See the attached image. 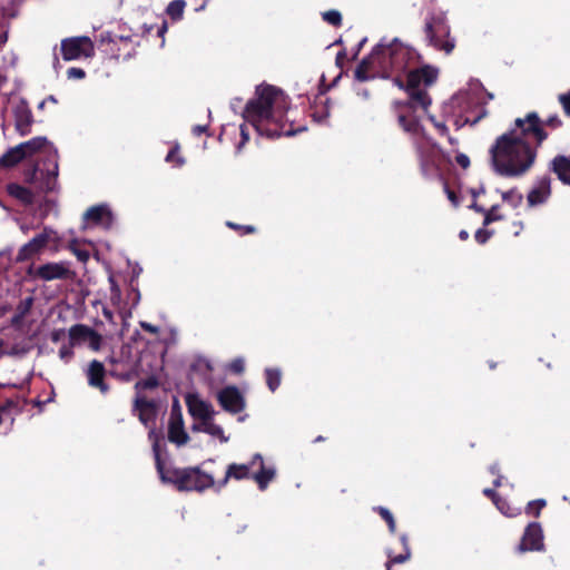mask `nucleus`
<instances>
[{
	"instance_id": "5701e85b",
	"label": "nucleus",
	"mask_w": 570,
	"mask_h": 570,
	"mask_svg": "<svg viewBox=\"0 0 570 570\" xmlns=\"http://www.w3.org/2000/svg\"><path fill=\"white\" fill-rule=\"evenodd\" d=\"M549 169L554 173L558 179L570 186V157L558 155L549 164Z\"/></svg>"
},
{
	"instance_id": "412c9836",
	"label": "nucleus",
	"mask_w": 570,
	"mask_h": 570,
	"mask_svg": "<svg viewBox=\"0 0 570 570\" xmlns=\"http://www.w3.org/2000/svg\"><path fill=\"white\" fill-rule=\"evenodd\" d=\"M134 411L138 413V419L145 426H148L156 419V405L145 396H136Z\"/></svg>"
},
{
	"instance_id": "20e7f679",
	"label": "nucleus",
	"mask_w": 570,
	"mask_h": 570,
	"mask_svg": "<svg viewBox=\"0 0 570 570\" xmlns=\"http://www.w3.org/2000/svg\"><path fill=\"white\" fill-rule=\"evenodd\" d=\"M24 154V158L35 155L38 151L46 150L48 153V161L46 170L32 173V183L38 186L40 191H55L58 187V151L45 137H36L18 145Z\"/></svg>"
},
{
	"instance_id": "423d86ee",
	"label": "nucleus",
	"mask_w": 570,
	"mask_h": 570,
	"mask_svg": "<svg viewBox=\"0 0 570 570\" xmlns=\"http://www.w3.org/2000/svg\"><path fill=\"white\" fill-rule=\"evenodd\" d=\"M425 41L436 50L450 55L455 48V38L451 37L449 23L442 17H430L424 24Z\"/></svg>"
},
{
	"instance_id": "7ed1b4c3",
	"label": "nucleus",
	"mask_w": 570,
	"mask_h": 570,
	"mask_svg": "<svg viewBox=\"0 0 570 570\" xmlns=\"http://www.w3.org/2000/svg\"><path fill=\"white\" fill-rule=\"evenodd\" d=\"M244 118L261 135L267 137L292 136L303 128L294 127L288 118V101L284 92L274 86H258L255 97L245 107Z\"/></svg>"
},
{
	"instance_id": "473e14b6",
	"label": "nucleus",
	"mask_w": 570,
	"mask_h": 570,
	"mask_svg": "<svg viewBox=\"0 0 570 570\" xmlns=\"http://www.w3.org/2000/svg\"><path fill=\"white\" fill-rule=\"evenodd\" d=\"M266 383L272 392H275L281 385L282 372L278 368H266L265 370Z\"/></svg>"
},
{
	"instance_id": "774afa93",
	"label": "nucleus",
	"mask_w": 570,
	"mask_h": 570,
	"mask_svg": "<svg viewBox=\"0 0 570 570\" xmlns=\"http://www.w3.org/2000/svg\"><path fill=\"white\" fill-rule=\"evenodd\" d=\"M343 56H344V55H343L342 52H340V53L337 55L336 59H337V60H340L341 58H343Z\"/></svg>"
},
{
	"instance_id": "a19ab883",
	"label": "nucleus",
	"mask_w": 570,
	"mask_h": 570,
	"mask_svg": "<svg viewBox=\"0 0 570 570\" xmlns=\"http://www.w3.org/2000/svg\"><path fill=\"white\" fill-rule=\"evenodd\" d=\"M431 121L433 122L434 127L436 128V130L439 131L440 135L442 136H446L449 141L453 145L456 142L455 139H453L450 135H449V128L446 127V125L444 122H440V121H436L434 119V117H430Z\"/></svg>"
},
{
	"instance_id": "f3484780",
	"label": "nucleus",
	"mask_w": 570,
	"mask_h": 570,
	"mask_svg": "<svg viewBox=\"0 0 570 570\" xmlns=\"http://www.w3.org/2000/svg\"><path fill=\"white\" fill-rule=\"evenodd\" d=\"M252 466H254L253 479L256 481L261 490L266 489L268 483L275 478V468L265 466L261 454H255L253 456Z\"/></svg>"
},
{
	"instance_id": "a211bd4d",
	"label": "nucleus",
	"mask_w": 570,
	"mask_h": 570,
	"mask_svg": "<svg viewBox=\"0 0 570 570\" xmlns=\"http://www.w3.org/2000/svg\"><path fill=\"white\" fill-rule=\"evenodd\" d=\"M186 403L190 415L202 422L213 419V415L215 414L213 405L196 395H188Z\"/></svg>"
},
{
	"instance_id": "58836bf2",
	"label": "nucleus",
	"mask_w": 570,
	"mask_h": 570,
	"mask_svg": "<svg viewBox=\"0 0 570 570\" xmlns=\"http://www.w3.org/2000/svg\"><path fill=\"white\" fill-rule=\"evenodd\" d=\"M379 512H380L381 517L386 521L390 531L392 533H394L396 530V524H395L392 513L387 509L382 508V507L379 508Z\"/></svg>"
},
{
	"instance_id": "69168bd1",
	"label": "nucleus",
	"mask_w": 570,
	"mask_h": 570,
	"mask_svg": "<svg viewBox=\"0 0 570 570\" xmlns=\"http://www.w3.org/2000/svg\"><path fill=\"white\" fill-rule=\"evenodd\" d=\"M472 208H474V209H475L476 212H479V213H483V214H484V212H485V209H484V208L479 207L476 204H473V205H472Z\"/></svg>"
},
{
	"instance_id": "cd10ccee",
	"label": "nucleus",
	"mask_w": 570,
	"mask_h": 570,
	"mask_svg": "<svg viewBox=\"0 0 570 570\" xmlns=\"http://www.w3.org/2000/svg\"><path fill=\"white\" fill-rule=\"evenodd\" d=\"M401 542L403 546V552L399 554H393L392 552H389V560L385 563L386 570H391V567L393 564L404 563L411 558V550L409 547L407 537L405 534L401 535Z\"/></svg>"
},
{
	"instance_id": "f8f14e48",
	"label": "nucleus",
	"mask_w": 570,
	"mask_h": 570,
	"mask_svg": "<svg viewBox=\"0 0 570 570\" xmlns=\"http://www.w3.org/2000/svg\"><path fill=\"white\" fill-rule=\"evenodd\" d=\"M153 451L155 454L157 472H158L161 481L166 482V483H171L179 490L180 483L184 478L185 469L166 466V464L163 462V460L160 458L159 446H158L157 441L154 442Z\"/></svg>"
},
{
	"instance_id": "4d7b16f0",
	"label": "nucleus",
	"mask_w": 570,
	"mask_h": 570,
	"mask_svg": "<svg viewBox=\"0 0 570 570\" xmlns=\"http://www.w3.org/2000/svg\"><path fill=\"white\" fill-rule=\"evenodd\" d=\"M207 130V127L206 126H195L193 128V132L196 135V136H200L203 132H205Z\"/></svg>"
},
{
	"instance_id": "49530a36",
	"label": "nucleus",
	"mask_w": 570,
	"mask_h": 570,
	"mask_svg": "<svg viewBox=\"0 0 570 570\" xmlns=\"http://www.w3.org/2000/svg\"><path fill=\"white\" fill-rule=\"evenodd\" d=\"M491 236H492V232L481 228V229L476 230V233H475V240L479 244H485L490 239Z\"/></svg>"
},
{
	"instance_id": "2f4dec72",
	"label": "nucleus",
	"mask_w": 570,
	"mask_h": 570,
	"mask_svg": "<svg viewBox=\"0 0 570 570\" xmlns=\"http://www.w3.org/2000/svg\"><path fill=\"white\" fill-rule=\"evenodd\" d=\"M185 8H186V1L174 0L168 3V6L166 8V13H167V16L170 17L171 20L178 21L183 18Z\"/></svg>"
},
{
	"instance_id": "603ef678",
	"label": "nucleus",
	"mask_w": 570,
	"mask_h": 570,
	"mask_svg": "<svg viewBox=\"0 0 570 570\" xmlns=\"http://www.w3.org/2000/svg\"><path fill=\"white\" fill-rule=\"evenodd\" d=\"M239 129H240L242 141L239 142L238 148H240L243 145H245L249 139V134L247 131L246 126L240 125Z\"/></svg>"
},
{
	"instance_id": "6e6552de",
	"label": "nucleus",
	"mask_w": 570,
	"mask_h": 570,
	"mask_svg": "<svg viewBox=\"0 0 570 570\" xmlns=\"http://www.w3.org/2000/svg\"><path fill=\"white\" fill-rule=\"evenodd\" d=\"M94 43L88 37H72L61 41L62 58L67 61L94 56Z\"/></svg>"
},
{
	"instance_id": "7c9ffc66",
	"label": "nucleus",
	"mask_w": 570,
	"mask_h": 570,
	"mask_svg": "<svg viewBox=\"0 0 570 570\" xmlns=\"http://www.w3.org/2000/svg\"><path fill=\"white\" fill-rule=\"evenodd\" d=\"M373 67H377V61L372 60L371 55H370L367 58L363 59L361 61V63L357 66V68L355 69V78L358 81L368 80L370 79L368 70Z\"/></svg>"
},
{
	"instance_id": "c9c22d12",
	"label": "nucleus",
	"mask_w": 570,
	"mask_h": 570,
	"mask_svg": "<svg viewBox=\"0 0 570 570\" xmlns=\"http://www.w3.org/2000/svg\"><path fill=\"white\" fill-rule=\"evenodd\" d=\"M322 16L323 20L332 26L338 27L342 23V14L337 10H328Z\"/></svg>"
},
{
	"instance_id": "5fc2aeb1",
	"label": "nucleus",
	"mask_w": 570,
	"mask_h": 570,
	"mask_svg": "<svg viewBox=\"0 0 570 570\" xmlns=\"http://www.w3.org/2000/svg\"><path fill=\"white\" fill-rule=\"evenodd\" d=\"M141 327L149 333H158V328L149 323H141Z\"/></svg>"
},
{
	"instance_id": "4c0bfd02",
	"label": "nucleus",
	"mask_w": 570,
	"mask_h": 570,
	"mask_svg": "<svg viewBox=\"0 0 570 570\" xmlns=\"http://www.w3.org/2000/svg\"><path fill=\"white\" fill-rule=\"evenodd\" d=\"M499 206H492L489 210L484 212L483 225L488 226L495 220H500L502 216L498 213Z\"/></svg>"
},
{
	"instance_id": "37998d69",
	"label": "nucleus",
	"mask_w": 570,
	"mask_h": 570,
	"mask_svg": "<svg viewBox=\"0 0 570 570\" xmlns=\"http://www.w3.org/2000/svg\"><path fill=\"white\" fill-rule=\"evenodd\" d=\"M540 121L542 124V128L549 127L551 129H557L562 125L561 119L557 115L551 116L546 120L540 119ZM543 130L546 131V129H543Z\"/></svg>"
},
{
	"instance_id": "f03ea898",
	"label": "nucleus",
	"mask_w": 570,
	"mask_h": 570,
	"mask_svg": "<svg viewBox=\"0 0 570 570\" xmlns=\"http://www.w3.org/2000/svg\"><path fill=\"white\" fill-rule=\"evenodd\" d=\"M439 76V70L431 66L416 68L407 73V81L405 90L409 95L407 102L395 101L393 104L394 112L397 116V121L403 130L411 135L413 145L416 149L417 157L421 163V168L424 174H428L434 165L430 159L426 151L428 146H433L431 139L428 137L425 129L421 126L417 118L410 115L414 108H422L426 110L431 105V98L426 88L435 82ZM394 83L404 88L403 81L396 76L393 79Z\"/></svg>"
},
{
	"instance_id": "c756f323",
	"label": "nucleus",
	"mask_w": 570,
	"mask_h": 570,
	"mask_svg": "<svg viewBox=\"0 0 570 570\" xmlns=\"http://www.w3.org/2000/svg\"><path fill=\"white\" fill-rule=\"evenodd\" d=\"M33 304L32 297H27L26 299L21 301L20 304L17 307V314L12 316L11 324L13 326H19L26 315L30 312Z\"/></svg>"
},
{
	"instance_id": "e433bc0d",
	"label": "nucleus",
	"mask_w": 570,
	"mask_h": 570,
	"mask_svg": "<svg viewBox=\"0 0 570 570\" xmlns=\"http://www.w3.org/2000/svg\"><path fill=\"white\" fill-rule=\"evenodd\" d=\"M502 199L517 207L522 200V195L518 190L511 189L502 193Z\"/></svg>"
},
{
	"instance_id": "ddd939ff",
	"label": "nucleus",
	"mask_w": 570,
	"mask_h": 570,
	"mask_svg": "<svg viewBox=\"0 0 570 570\" xmlns=\"http://www.w3.org/2000/svg\"><path fill=\"white\" fill-rule=\"evenodd\" d=\"M222 407L230 413H239L245 407V400L236 386H227L217 394Z\"/></svg>"
},
{
	"instance_id": "c85d7f7f",
	"label": "nucleus",
	"mask_w": 570,
	"mask_h": 570,
	"mask_svg": "<svg viewBox=\"0 0 570 570\" xmlns=\"http://www.w3.org/2000/svg\"><path fill=\"white\" fill-rule=\"evenodd\" d=\"M24 159V154L17 145L10 148L0 158V167H13Z\"/></svg>"
},
{
	"instance_id": "052dcab7",
	"label": "nucleus",
	"mask_w": 570,
	"mask_h": 570,
	"mask_svg": "<svg viewBox=\"0 0 570 570\" xmlns=\"http://www.w3.org/2000/svg\"><path fill=\"white\" fill-rule=\"evenodd\" d=\"M167 31V23L166 22H163L161 27L158 29V35L160 37H164V35L166 33Z\"/></svg>"
},
{
	"instance_id": "f257e3e1",
	"label": "nucleus",
	"mask_w": 570,
	"mask_h": 570,
	"mask_svg": "<svg viewBox=\"0 0 570 570\" xmlns=\"http://www.w3.org/2000/svg\"><path fill=\"white\" fill-rule=\"evenodd\" d=\"M547 138L548 132L535 112L517 118L514 127L499 136L490 148L493 170L509 178L523 176L533 166L537 149Z\"/></svg>"
},
{
	"instance_id": "b1692460",
	"label": "nucleus",
	"mask_w": 570,
	"mask_h": 570,
	"mask_svg": "<svg viewBox=\"0 0 570 570\" xmlns=\"http://www.w3.org/2000/svg\"><path fill=\"white\" fill-rule=\"evenodd\" d=\"M32 114L27 106L20 105L14 109V122L16 129L21 136H26L30 132L32 124Z\"/></svg>"
},
{
	"instance_id": "ea45409f",
	"label": "nucleus",
	"mask_w": 570,
	"mask_h": 570,
	"mask_svg": "<svg viewBox=\"0 0 570 570\" xmlns=\"http://www.w3.org/2000/svg\"><path fill=\"white\" fill-rule=\"evenodd\" d=\"M157 385H158L157 380L155 377H149L147 380L138 381L135 384V389L137 391L151 390V389H155Z\"/></svg>"
},
{
	"instance_id": "864d4df0",
	"label": "nucleus",
	"mask_w": 570,
	"mask_h": 570,
	"mask_svg": "<svg viewBox=\"0 0 570 570\" xmlns=\"http://www.w3.org/2000/svg\"><path fill=\"white\" fill-rule=\"evenodd\" d=\"M456 163L462 167V168H468L470 166V159L466 155L464 154H461L456 157Z\"/></svg>"
},
{
	"instance_id": "a18cd8bd",
	"label": "nucleus",
	"mask_w": 570,
	"mask_h": 570,
	"mask_svg": "<svg viewBox=\"0 0 570 570\" xmlns=\"http://www.w3.org/2000/svg\"><path fill=\"white\" fill-rule=\"evenodd\" d=\"M73 346H71V343L69 345H62L59 350V356L62 361L66 363L69 362L73 356Z\"/></svg>"
},
{
	"instance_id": "bf43d9fd",
	"label": "nucleus",
	"mask_w": 570,
	"mask_h": 570,
	"mask_svg": "<svg viewBox=\"0 0 570 570\" xmlns=\"http://www.w3.org/2000/svg\"><path fill=\"white\" fill-rule=\"evenodd\" d=\"M102 314H104V316H105L109 322H112V321H114V314H112V312H111L110 309H108V308H106V307H105V308L102 309Z\"/></svg>"
},
{
	"instance_id": "f704fd0d",
	"label": "nucleus",
	"mask_w": 570,
	"mask_h": 570,
	"mask_svg": "<svg viewBox=\"0 0 570 570\" xmlns=\"http://www.w3.org/2000/svg\"><path fill=\"white\" fill-rule=\"evenodd\" d=\"M547 501H528L525 513L532 517H539L540 511L546 507Z\"/></svg>"
},
{
	"instance_id": "3c124183",
	"label": "nucleus",
	"mask_w": 570,
	"mask_h": 570,
	"mask_svg": "<svg viewBox=\"0 0 570 570\" xmlns=\"http://www.w3.org/2000/svg\"><path fill=\"white\" fill-rule=\"evenodd\" d=\"M121 42V43H131V38L130 37H122V36H116L115 38H111L110 36H108V43L110 45H117V42Z\"/></svg>"
},
{
	"instance_id": "8fccbe9b",
	"label": "nucleus",
	"mask_w": 570,
	"mask_h": 570,
	"mask_svg": "<svg viewBox=\"0 0 570 570\" xmlns=\"http://www.w3.org/2000/svg\"><path fill=\"white\" fill-rule=\"evenodd\" d=\"M67 75L69 79H82L85 78L86 72L81 68L72 67L68 69Z\"/></svg>"
},
{
	"instance_id": "4468645a",
	"label": "nucleus",
	"mask_w": 570,
	"mask_h": 570,
	"mask_svg": "<svg viewBox=\"0 0 570 570\" xmlns=\"http://www.w3.org/2000/svg\"><path fill=\"white\" fill-rule=\"evenodd\" d=\"M551 178L547 175L539 177L528 193L527 202L530 207L544 204L551 196Z\"/></svg>"
},
{
	"instance_id": "13d9d810",
	"label": "nucleus",
	"mask_w": 570,
	"mask_h": 570,
	"mask_svg": "<svg viewBox=\"0 0 570 570\" xmlns=\"http://www.w3.org/2000/svg\"><path fill=\"white\" fill-rule=\"evenodd\" d=\"M7 40H8V32H7V30H3L0 32V49L7 42Z\"/></svg>"
},
{
	"instance_id": "9d476101",
	"label": "nucleus",
	"mask_w": 570,
	"mask_h": 570,
	"mask_svg": "<svg viewBox=\"0 0 570 570\" xmlns=\"http://www.w3.org/2000/svg\"><path fill=\"white\" fill-rule=\"evenodd\" d=\"M214 485V479L198 468H186L183 481L180 483V491H203Z\"/></svg>"
},
{
	"instance_id": "0e129e2a",
	"label": "nucleus",
	"mask_w": 570,
	"mask_h": 570,
	"mask_svg": "<svg viewBox=\"0 0 570 570\" xmlns=\"http://www.w3.org/2000/svg\"><path fill=\"white\" fill-rule=\"evenodd\" d=\"M59 337H60V335H59V333H58V332H55V333H52V334H51V340H52V342H58V341H59Z\"/></svg>"
},
{
	"instance_id": "6ab92c4d",
	"label": "nucleus",
	"mask_w": 570,
	"mask_h": 570,
	"mask_svg": "<svg viewBox=\"0 0 570 570\" xmlns=\"http://www.w3.org/2000/svg\"><path fill=\"white\" fill-rule=\"evenodd\" d=\"M83 219L104 228H109L114 222L112 213L106 205L90 207L83 214Z\"/></svg>"
},
{
	"instance_id": "9b49d317",
	"label": "nucleus",
	"mask_w": 570,
	"mask_h": 570,
	"mask_svg": "<svg viewBox=\"0 0 570 570\" xmlns=\"http://www.w3.org/2000/svg\"><path fill=\"white\" fill-rule=\"evenodd\" d=\"M543 531L538 522H531L524 529L521 541L518 546L519 552L543 551Z\"/></svg>"
},
{
	"instance_id": "393cba45",
	"label": "nucleus",
	"mask_w": 570,
	"mask_h": 570,
	"mask_svg": "<svg viewBox=\"0 0 570 570\" xmlns=\"http://www.w3.org/2000/svg\"><path fill=\"white\" fill-rule=\"evenodd\" d=\"M254 466H252V461L248 464H229L225 478L223 480V484H225L228 479L235 480H244L253 478Z\"/></svg>"
},
{
	"instance_id": "6e6d98bb",
	"label": "nucleus",
	"mask_w": 570,
	"mask_h": 570,
	"mask_svg": "<svg viewBox=\"0 0 570 570\" xmlns=\"http://www.w3.org/2000/svg\"><path fill=\"white\" fill-rule=\"evenodd\" d=\"M448 198L453 203L454 206L459 205L458 197L454 191L446 189Z\"/></svg>"
},
{
	"instance_id": "e2e57ef3",
	"label": "nucleus",
	"mask_w": 570,
	"mask_h": 570,
	"mask_svg": "<svg viewBox=\"0 0 570 570\" xmlns=\"http://www.w3.org/2000/svg\"><path fill=\"white\" fill-rule=\"evenodd\" d=\"M459 237H460V239H462V240H466V239L469 238V233H468L466 230H461V232L459 233Z\"/></svg>"
},
{
	"instance_id": "09e8293b",
	"label": "nucleus",
	"mask_w": 570,
	"mask_h": 570,
	"mask_svg": "<svg viewBox=\"0 0 570 570\" xmlns=\"http://www.w3.org/2000/svg\"><path fill=\"white\" fill-rule=\"evenodd\" d=\"M559 101L562 105L566 115L570 117V90L567 94L560 95Z\"/></svg>"
},
{
	"instance_id": "680f3d73",
	"label": "nucleus",
	"mask_w": 570,
	"mask_h": 570,
	"mask_svg": "<svg viewBox=\"0 0 570 570\" xmlns=\"http://www.w3.org/2000/svg\"><path fill=\"white\" fill-rule=\"evenodd\" d=\"M483 494H484L485 497H494V495H495V494H494L493 489H490V488H485V489L483 490Z\"/></svg>"
},
{
	"instance_id": "0eeeda50",
	"label": "nucleus",
	"mask_w": 570,
	"mask_h": 570,
	"mask_svg": "<svg viewBox=\"0 0 570 570\" xmlns=\"http://www.w3.org/2000/svg\"><path fill=\"white\" fill-rule=\"evenodd\" d=\"M28 274L33 278H39L43 282L56 279H71L75 273L70 268L69 262H52L40 265L37 268L30 267Z\"/></svg>"
},
{
	"instance_id": "bb28decb",
	"label": "nucleus",
	"mask_w": 570,
	"mask_h": 570,
	"mask_svg": "<svg viewBox=\"0 0 570 570\" xmlns=\"http://www.w3.org/2000/svg\"><path fill=\"white\" fill-rule=\"evenodd\" d=\"M194 431L205 432L214 438L220 440V442H227L228 436L225 435L224 430L220 425L213 422L212 419L200 422L198 425L193 426Z\"/></svg>"
},
{
	"instance_id": "39448f33",
	"label": "nucleus",
	"mask_w": 570,
	"mask_h": 570,
	"mask_svg": "<svg viewBox=\"0 0 570 570\" xmlns=\"http://www.w3.org/2000/svg\"><path fill=\"white\" fill-rule=\"evenodd\" d=\"M371 58L377 61V68L389 77L407 70L414 63L416 53L395 39L387 45L379 43L371 52Z\"/></svg>"
},
{
	"instance_id": "1a4fd4ad",
	"label": "nucleus",
	"mask_w": 570,
	"mask_h": 570,
	"mask_svg": "<svg viewBox=\"0 0 570 570\" xmlns=\"http://www.w3.org/2000/svg\"><path fill=\"white\" fill-rule=\"evenodd\" d=\"M71 346L88 343V346L98 352L101 348L102 336L85 324H76L69 328L68 332Z\"/></svg>"
},
{
	"instance_id": "338daca9",
	"label": "nucleus",
	"mask_w": 570,
	"mask_h": 570,
	"mask_svg": "<svg viewBox=\"0 0 570 570\" xmlns=\"http://www.w3.org/2000/svg\"><path fill=\"white\" fill-rule=\"evenodd\" d=\"M78 257L82 261H85L87 258V254H83V253H79L78 254Z\"/></svg>"
},
{
	"instance_id": "79ce46f5",
	"label": "nucleus",
	"mask_w": 570,
	"mask_h": 570,
	"mask_svg": "<svg viewBox=\"0 0 570 570\" xmlns=\"http://www.w3.org/2000/svg\"><path fill=\"white\" fill-rule=\"evenodd\" d=\"M226 225L235 230H238L240 234H253L255 233L256 228L252 225H238L232 222H227Z\"/></svg>"
},
{
	"instance_id": "2eb2a0df",
	"label": "nucleus",
	"mask_w": 570,
	"mask_h": 570,
	"mask_svg": "<svg viewBox=\"0 0 570 570\" xmlns=\"http://www.w3.org/2000/svg\"><path fill=\"white\" fill-rule=\"evenodd\" d=\"M50 232L51 230H48V228H45L42 233L36 235L24 244L17 254V261L24 262L40 253L49 243Z\"/></svg>"
},
{
	"instance_id": "a878e982",
	"label": "nucleus",
	"mask_w": 570,
	"mask_h": 570,
	"mask_svg": "<svg viewBox=\"0 0 570 570\" xmlns=\"http://www.w3.org/2000/svg\"><path fill=\"white\" fill-rule=\"evenodd\" d=\"M190 368L194 373L200 375L205 381H209L214 371V365L208 357L197 356L193 361Z\"/></svg>"
},
{
	"instance_id": "aec40b11",
	"label": "nucleus",
	"mask_w": 570,
	"mask_h": 570,
	"mask_svg": "<svg viewBox=\"0 0 570 570\" xmlns=\"http://www.w3.org/2000/svg\"><path fill=\"white\" fill-rule=\"evenodd\" d=\"M30 183L32 184L35 190L19 184H9L7 187L9 195L21 202L23 205H32L36 202L38 194L48 193L40 191L38 186L32 183V178L30 179Z\"/></svg>"
},
{
	"instance_id": "de8ad7c7",
	"label": "nucleus",
	"mask_w": 570,
	"mask_h": 570,
	"mask_svg": "<svg viewBox=\"0 0 570 570\" xmlns=\"http://www.w3.org/2000/svg\"><path fill=\"white\" fill-rule=\"evenodd\" d=\"M244 368H245V363H244V360L243 358H235L230 364H229V370L236 374H240L244 372Z\"/></svg>"
},
{
	"instance_id": "dca6fc26",
	"label": "nucleus",
	"mask_w": 570,
	"mask_h": 570,
	"mask_svg": "<svg viewBox=\"0 0 570 570\" xmlns=\"http://www.w3.org/2000/svg\"><path fill=\"white\" fill-rule=\"evenodd\" d=\"M86 376L89 386L99 390L102 394H107L109 385L105 382L106 367L98 361L92 360L86 370Z\"/></svg>"
},
{
	"instance_id": "72a5a7b5",
	"label": "nucleus",
	"mask_w": 570,
	"mask_h": 570,
	"mask_svg": "<svg viewBox=\"0 0 570 570\" xmlns=\"http://www.w3.org/2000/svg\"><path fill=\"white\" fill-rule=\"evenodd\" d=\"M495 507L498 508V510L509 517V518H513V517H517L521 513V507H511V501H492Z\"/></svg>"
},
{
	"instance_id": "c03bdc74",
	"label": "nucleus",
	"mask_w": 570,
	"mask_h": 570,
	"mask_svg": "<svg viewBox=\"0 0 570 570\" xmlns=\"http://www.w3.org/2000/svg\"><path fill=\"white\" fill-rule=\"evenodd\" d=\"M166 161L175 163L177 166H181L184 164V159L180 157L177 147L170 149V151L166 156Z\"/></svg>"
},
{
	"instance_id": "4be33fe9",
	"label": "nucleus",
	"mask_w": 570,
	"mask_h": 570,
	"mask_svg": "<svg viewBox=\"0 0 570 570\" xmlns=\"http://www.w3.org/2000/svg\"><path fill=\"white\" fill-rule=\"evenodd\" d=\"M168 439L178 446L185 445L189 436L184 428L181 414L171 413L168 425Z\"/></svg>"
}]
</instances>
